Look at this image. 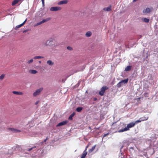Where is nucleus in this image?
<instances>
[{
    "label": "nucleus",
    "instance_id": "39",
    "mask_svg": "<svg viewBox=\"0 0 158 158\" xmlns=\"http://www.w3.org/2000/svg\"><path fill=\"white\" fill-rule=\"evenodd\" d=\"M48 41H49V42H52V40H48V41H47V42Z\"/></svg>",
    "mask_w": 158,
    "mask_h": 158
},
{
    "label": "nucleus",
    "instance_id": "12",
    "mask_svg": "<svg viewBox=\"0 0 158 158\" xmlns=\"http://www.w3.org/2000/svg\"><path fill=\"white\" fill-rule=\"evenodd\" d=\"M47 64L49 65L52 66L54 64V62L51 60H49L47 62Z\"/></svg>",
    "mask_w": 158,
    "mask_h": 158
},
{
    "label": "nucleus",
    "instance_id": "49",
    "mask_svg": "<svg viewBox=\"0 0 158 158\" xmlns=\"http://www.w3.org/2000/svg\"><path fill=\"white\" fill-rule=\"evenodd\" d=\"M1 121H0V123H1Z\"/></svg>",
    "mask_w": 158,
    "mask_h": 158
},
{
    "label": "nucleus",
    "instance_id": "1",
    "mask_svg": "<svg viewBox=\"0 0 158 158\" xmlns=\"http://www.w3.org/2000/svg\"><path fill=\"white\" fill-rule=\"evenodd\" d=\"M137 124L136 121L135 122H131L129 124H128L126 127H125L124 129H121L118 131V132H123L129 130V128L134 127L135 124Z\"/></svg>",
    "mask_w": 158,
    "mask_h": 158
},
{
    "label": "nucleus",
    "instance_id": "7",
    "mask_svg": "<svg viewBox=\"0 0 158 158\" xmlns=\"http://www.w3.org/2000/svg\"><path fill=\"white\" fill-rule=\"evenodd\" d=\"M43 88H40L39 89H38L36 90V91L33 93V96H36L38 95H39L40 92L43 90Z\"/></svg>",
    "mask_w": 158,
    "mask_h": 158
},
{
    "label": "nucleus",
    "instance_id": "4",
    "mask_svg": "<svg viewBox=\"0 0 158 158\" xmlns=\"http://www.w3.org/2000/svg\"><path fill=\"white\" fill-rule=\"evenodd\" d=\"M153 10L152 7H148L146 9L143 10V13L145 14H147L151 12Z\"/></svg>",
    "mask_w": 158,
    "mask_h": 158
},
{
    "label": "nucleus",
    "instance_id": "38",
    "mask_svg": "<svg viewBox=\"0 0 158 158\" xmlns=\"http://www.w3.org/2000/svg\"><path fill=\"white\" fill-rule=\"evenodd\" d=\"M78 12H79V11H77L76 12V15H77V13H78Z\"/></svg>",
    "mask_w": 158,
    "mask_h": 158
},
{
    "label": "nucleus",
    "instance_id": "43",
    "mask_svg": "<svg viewBox=\"0 0 158 158\" xmlns=\"http://www.w3.org/2000/svg\"><path fill=\"white\" fill-rule=\"evenodd\" d=\"M123 125L124 127V126H126V124H123Z\"/></svg>",
    "mask_w": 158,
    "mask_h": 158
},
{
    "label": "nucleus",
    "instance_id": "24",
    "mask_svg": "<svg viewBox=\"0 0 158 158\" xmlns=\"http://www.w3.org/2000/svg\"><path fill=\"white\" fill-rule=\"evenodd\" d=\"M128 79H124L122 80L121 81H120L122 83H127L128 82Z\"/></svg>",
    "mask_w": 158,
    "mask_h": 158
},
{
    "label": "nucleus",
    "instance_id": "3",
    "mask_svg": "<svg viewBox=\"0 0 158 158\" xmlns=\"http://www.w3.org/2000/svg\"><path fill=\"white\" fill-rule=\"evenodd\" d=\"M148 117L143 116L140 118L138 120H136V122L137 123V124H138V123L142 121H144L147 120L148 119Z\"/></svg>",
    "mask_w": 158,
    "mask_h": 158
},
{
    "label": "nucleus",
    "instance_id": "10",
    "mask_svg": "<svg viewBox=\"0 0 158 158\" xmlns=\"http://www.w3.org/2000/svg\"><path fill=\"white\" fill-rule=\"evenodd\" d=\"M68 2L67 0H64L59 2H58V4L59 5L66 4Z\"/></svg>",
    "mask_w": 158,
    "mask_h": 158
},
{
    "label": "nucleus",
    "instance_id": "44",
    "mask_svg": "<svg viewBox=\"0 0 158 158\" xmlns=\"http://www.w3.org/2000/svg\"><path fill=\"white\" fill-rule=\"evenodd\" d=\"M140 99V98H138V99L139 100Z\"/></svg>",
    "mask_w": 158,
    "mask_h": 158
},
{
    "label": "nucleus",
    "instance_id": "47",
    "mask_svg": "<svg viewBox=\"0 0 158 158\" xmlns=\"http://www.w3.org/2000/svg\"><path fill=\"white\" fill-rule=\"evenodd\" d=\"M39 63H41V61H39Z\"/></svg>",
    "mask_w": 158,
    "mask_h": 158
},
{
    "label": "nucleus",
    "instance_id": "17",
    "mask_svg": "<svg viewBox=\"0 0 158 158\" xmlns=\"http://www.w3.org/2000/svg\"><path fill=\"white\" fill-rule=\"evenodd\" d=\"M29 73L31 74H35L37 73V71L35 70H31L29 71Z\"/></svg>",
    "mask_w": 158,
    "mask_h": 158
},
{
    "label": "nucleus",
    "instance_id": "23",
    "mask_svg": "<svg viewBox=\"0 0 158 158\" xmlns=\"http://www.w3.org/2000/svg\"><path fill=\"white\" fill-rule=\"evenodd\" d=\"M143 21L146 23H148L149 22V19L147 18H144L143 19Z\"/></svg>",
    "mask_w": 158,
    "mask_h": 158
},
{
    "label": "nucleus",
    "instance_id": "40",
    "mask_svg": "<svg viewBox=\"0 0 158 158\" xmlns=\"http://www.w3.org/2000/svg\"><path fill=\"white\" fill-rule=\"evenodd\" d=\"M38 101L36 102L35 103V104L37 105L38 103Z\"/></svg>",
    "mask_w": 158,
    "mask_h": 158
},
{
    "label": "nucleus",
    "instance_id": "20",
    "mask_svg": "<svg viewBox=\"0 0 158 158\" xmlns=\"http://www.w3.org/2000/svg\"><path fill=\"white\" fill-rule=\"evenodd\" d=\"M23 23H22V24H19V25H17V26H16V27H15V30H16L20 27H21L22 26H23Z\"/></svg>",
    "mask_w": 158,
    "mask_h": 158
},
{
    "label": "nucleus",
    "instance_id": "19",
    "mask_svg": "<svg viewBox=\"0 0 158 158\" xmlns=\"http://www.w3.org/2000/svg\"><path fill=\"white\" fill-rule=\"evenodd\" d=\"M5 74H3L0 76V80H2L5 78Z\"/></svg>",
    "mask_w": 158,
    "mask_h": 158
},
{
    "label": "nucleus",
    "instance_id": "37",
    "mask_svg": "<svg viewBox=\"0 0 158 158\" xmlns=\"http://www.w3.org/2000/svg\"><path fill=\"white\" fill-rule=\"evenodd\" d=\"M27 31H28L27 30H25L23 31V33L26 32Z\"/></svg>",
    "mask_w": 158,
    "mask_h": 158
},
{
    "label": "nucleus",
    "instance_id": "14",
    "mask_svg": "<svg viewBox=\"0 0 158 158\" xmlns=\"http://www.w3.org/2000/svg\"><path fill=\"white\" fill-rule=\"evenodd\" d=\"M92 35V33L90 31H87L85 34V36L87 37H90Z\"/></svg>",
    "mask_w": 158,
    "mask_h": 158
},
{
    "label": "nucleus",
    "instance_id": "21",
    "mask_svg": "<svg viewBox=\"0 0 158 158\" xmlns=\"http://www.w3.org/2000/svg\"><path fill=\"white\" fill-rule=\"evenodd\" d=\"M83 109V108L82 107H78L77 108L76 111L78 112H80Z\"/></svg>",
    "mask_w": 158,
    "mask_h": 158
},
{
    "label": "nucleus",
    "instance_id": "33",
    "mask_svg": "<svg viewBox=\"0 0 158 158\" xmlns=\"http://www.w3.org/2000/svg\"><path fill=\"white\" fill-rule=\"evenodd\" d=\"M89 144H88L87 145V146H86V148H85V150H84V151H86V150H87V148H88V147H89Z\"/></svg>",
    "mask_w": 158,
    "mask_h": 158
},
{
    "label": "nucleus",
    "instance_id": "45",
    "mask_svg": "<svg viewBox=\"0 0 158 158\" xmlns=\"http://www.w3.org/2000/svg\"><path fill=\"white\" fill-rule=\"evenodd\" d=\"M141 36H139V39H140L141 38Z\"/></svg>",
    "mask_w": 158,
    "mask_h": 158
},
{
    "label": "nucleus",
    "instance_id": "25",
    "mask_svg": "<svg viewBox=\"0 0 158 158\" xmlns=\"http://www.w3.org/2000/svg\"><path fill=\"white\" fill-rule=\"evenodd\" d=\"M44 57L42 56H35L34 57V59H40V58H43Z\"/></svg>",
    "mask_w": 158,
    "mask_h": 158
},
{
    "label": "nucleus",
    "instance_id": "36",
    "mask_svg": "<svg viewBox=\"0 0 158 158\" xmlns=\"http://www.w3.org/2000/svg\"><path fill=\"white\" fill-rule=\"evenodd\" d=\"M42 23H44L45 22H46V21H45V19H43L42 20Z\"/></svg>",
    "mask_w": 158,
    "mask_h": 158
},
{
    "label": "nucleus",
    "instance_id": "11",
    "mask_svg": "<svg viewBox=\"0 0 158 158\" xmlns=\"http://www.w3.org/2000/svg\"><path fill=\"white\" fill-rule=\"evenodd\" d=\"M12 93L13 94L16 95H23V93L20 92L13 91Z\"/></svg>",
    "mask_w": 158,
    "mask_h": 158
},
{
    "label": "nucleus",
    "instance_id": "2",
    "mask_svg": "<svg viewBox=\"0 0 158 158\" xmlns=\"http://www.w3.org/2000/svg\"><path fill=\"white\" fill-rule=\"evenodd\" d=\"M108 87L107 86H104L102 87L98 93L99 94L102 96L103 95L105 91L108 89Z\"/></svg>",
    "mask_w": 158,
    "mask_h": 158
},
{
    "label": "nucleus",
    "instance_id": "15",
    "mask_svg": "<svg viewBox=\"0 0 158 158\" xmlns=\"http://www.w3.org/2000/svg\"><path fill=\"white\" fill-rule=\"evenodd\" d=\"M131 66H127L125 69V70L126 71H130L131 69Z\"/></svg>",
    "mask_w": 158,
    "mask_h": 158
},
{
    "label": "nucleus",
    "instance_id": "29",
    "mask_svg": "<svg viewBox=\"0 0 158 158\" xmlns=\"http://www.w3.org/2000/svg\"><path fill=\"white\" fill-rule=\"evenodd\" d=\"M51 19V18L49 17V18H47L45 19V20L46 22H47L49 20H50Z\"/></svg>",
    "mask_w": 158,
    "mask_h": 158
},
{
    "label": "nucleus",
    "instance_id": "46",
    "mask_svg": "<svg viewBox=\"0 0 158 158\" xmlns=\"http://www.w3.org/2000/svg\"><path fill=\"white\" fill-rule=\"evenodd\" d=\"M42 2L44 1V0H41Z\"/></svg>",
    "mask_w": 158,
    "mask_h": 158
},
{
    "label": "nucleus",
    "instance_id": "26",
    "mask_svg": "<svg viewBox=\"0 0 158 158\" xmlns=\"http://www.w3.org/2000/svg\"><path fill=\"white\" fill-rule=\"evenodd\" d=\"M122 83L120 81L117 85L118 88H120L122 85Z\"/></svg>",
    "mask_w": 158,
    "mask_h": 158
},
{
    "label": "nucleus",
    "instance_id": "5",
    "mask_svg": "<svg viewBox=\"0 0 158 158\" xmlns=\"http://www.w3.org/2000/svg\"><path fill=\"white\" fill-rule=\"evenodd\" d=\"M61 9V8L58 6H53L52 7L50 8V10L51 11H57L60 10Z\"/></svg>",
    "mask_w": 158,
    "mask_h": 158
},
{
    "label": "nucleus",
    "instance_id": "28",
    "mask_svg": "<svg viewBox=\"0 0 158 158\" xmlns=\"http://www.w3.org/2000/svg\"><path fill=\"white\" fill-rule=\"evenodd\" d=\"M42 23H42V21L39 23H37L35 25V26H37L39 25H40V24H42Z\"/></svg>",
    "mask_w": 158,
    "mask_h": 158
},
{
    "label": "nucleus",
    "instance_id": "42",
    "mask_svg": "<svg viewBox=\"0 0 158 158\" xmlns=\"http://www.w3.org/2000/svg\"><path fill=\"white\" fill-rule=\"evenodd\" d=\"M47 140V138L44 140V142H45Z\"/></svg>",
    "mask_w": 158,
    "mask_h": 158
},
{
    "label": "nucleus",
    "instance_id": "18",
    "mask_svg": "<svg viewBox=\"0 0 158 158\" xmlns=\"http://www.w3.org/2000/svg\"><path fill=\"white\" fill-rule=\"evenodd\" d=\"M75 113L73 112L72 114H71L70 116H69V120H72L73 119V117L75 115Z\"/></svg>",
    "mask_w": 158,
    "mask_h": 158
},
{
    "label": "nucleus",
    "instance_id": "6",
    "mask_svg": "<svg viewBox=\"0 0 158 158\" xmlns=\"http://www.w3.org/2000/svg\"><path fill=\"white\" fill-rule=\"evenodd\" d=\"M112 6L111 5H109L108 6L104 8L102 10L105 12H108L111 10Z\"/></svg>",
    "mask_w": 158,
    "mask_h": 158
},
{
    "label": "nucleus",
    "instance_id": "30",
    "mask_svg": "<svg viewBox=\"0 0 158 158\" xmlns=\"http://www.w3.org/2000/svg\"><path fill=\"white\" fill-rule=\"evenodd\" d=\"M67 48L68 50H73L72 48L70 46H68L67 47Z\"/></svg>",
    "mask_w": 158,
    "mask_h": 158
},
{
    "label": "nucleus",
    "instance_id": "32",
    "mask_svg": "<svg viewBox=\"0 0 158 158\" xmlns=\"http://www.w3.org/2000/svg\"><path fill=\"white\" fill-rule=\"evenodd\" d=\"M109 134V133H108L106 134H105L103 135V137H106V136L108 135Z\"/></svg>",
    "mask_w": 158,
    "mask_h": 158
},
{
    "label": "nucleus",
    "instance_id": "8",
    "mask_svg": "<svg viewBox=\"0 0 158 158\" xmlns=\"http://www.w3.org/2000/svg\"><path fill=\"white\" fill-rule=\"evenodd\" d=\"M68 122L67 120H65L59 123L56 126L57 127H60L66 124Z\"/></svg>",
    "mask_w": 158,
    "mask_h": 158
},
{
    "label": "nucleus",
    "instance_id": "41",
    "mask_svg": "<svg viewBox=\"0 0 158 158\" xmlns=\"http://www.w3.org/2000/svg\"><path fill=\"white\" fill-rule=\"evenodd\" d=\"M115 123H113L112 124V126H113L114 125V124Z\"/></svg>",
    "mask_w": 158,
    "mask_h": 158
},
{
    "label": "nucleus",
    "instance_id": "35",
    "mask_svg": "<svg viewBox=\"0 0 158 158\" xmlns=\"http://www.w3.org/2000/svg\"><path fill=\"white\" fill-rule=\"evenodd\" d=\"M42 6H44V1L42 2Z\"/></svg>",
    "mask_w": 158,
    "mask_h": 158
},
{
    "label": "nucleus",
    "instance_id": "13",
    "mask_svg": "<svg viewBox=\"0 0 158 158\" xmlns=\"http://www.w3.org/2000/svg\"><path fill=\"white\" fill-rule=\"evenodd\" d=\"M87 152L86 151H84L81 155V158H85L86 155L87 154Z\"/></svg>",
    "mask_w": 158,
    "mask_h": 158
},
{
    "label": "nucleus",
    "instance_id": "48",
    "mask_svg": "<svg viewBox=\"0 0 158 158\" xmlns=\"http://www.w3.org/2000/svg\"><path fill=\"white\" fill-rule=\"evenodd\" d=\"M96 99H96V98H94V100H96Z\"/></svg>",
    "mask_w": 158,
    "mask_h": 158
},
{
    "label": "nucleus",
    "instance_id": "22",
    "mask_svg": "<svg viewBox=\"0 0 158 158\" xmlns=\"http://www.w3.org/2000/svg\"><path fill=\"white\" fill-rule=\"evenodd\" d=\"M19 2V0H14L12 2V5L14 6L16 4Z\"/></svg>",
    "mask_w": 158,
    "mask_h": 158
},
{
    "label": "nucleus",
    "instance_id": "16",
    "mask_svg": "<svg viewBox=\"0 0 158 158\" xmlns=\"http://www.w3.org/2000/svg\"><path fill=\"white\" fill-rule=\"evenodd\" d=\"M96 145H95L94 146H93L92 147V148L91 149H89V153H91L94 150L95 148L96 147Z\"/></svg>",
    "mask_w": 158,
    "mask_h": 158
},
{
    "label": "nucleus",
    "instance_id": "27",
    "mask_svg": "<svg viewBox=\"0 0 158 158\" xmlns=\"http://www.w3.org/2000/svg\"><path fill=\"white\" fill-rule=\"evenodd\" d=\"M33 60L32 59H31L30 60H29L27 61V63L28 64H30L33 62Z\"/></svg>",
    "mask_w": 158,
    "mask_h": 158
},
{
    "label": "nucleus",
    "instance_id": "34",
    "mask_svg": "<svg viewBox=\"0 0 158 158\" xmlns=\"http://www.w3.org/2000/svg\"><path fill=\"white\" fill-rule=\"evenodd\" d=\"M27 19H26L22 23L23 24V25H24L25 23L26 22V21H27Z\"/></svg>",
    "mask_w": 158,
    "mask_h": 158
},
{
    "label": "nucleus",
    "instance_id": "9",
    "mask_svg": "<svg viewBox=\"0 0 158 158\" xmlns=\"http://www.w3.org/2000/svg\"><path fill=\"white\" fill-rule=\"evenodd\" d=\"M8 129L12 131L15 133L19 132H21V131L20 130L14 129L13 128H9Z\"/></svg>",
    "mask_w": 158,
    "mask_h": 158
},
{
    "label": "nucleus",
    "instance_id": "31",
    "mask_svg": "<svg viewBox=\"0 0 158 158\" xmlns=\"http://www.w3.org/2000/svg\"><path fill=\"white\" fill-rule=\"evenodd\" d=\"M36 148V146H34L31 148L28 149V151H30L32 149H33V148Z\"/></svg>",
    "mask_w": 158,
    "mask_h": 158
}]
</instances>
